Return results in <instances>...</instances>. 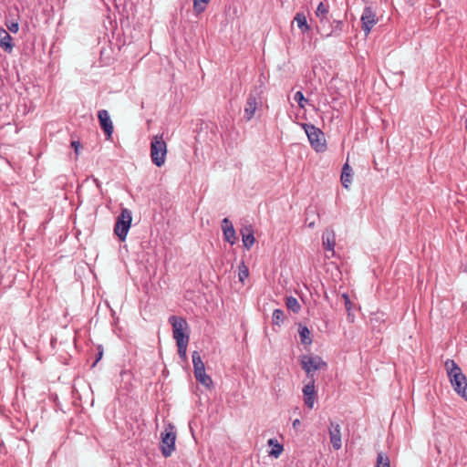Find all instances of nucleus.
Returning a JSON list of instances; mask_svg holds the SVG:
<instances>
[{
	"instance_id": "nucleus-1",
	"label": "nucleus",
	"mask_w": 467,
	"mask_h": 467,
	"mask_svg": "<svg viewBox=\"0 0 467 467\" xmlns=\"http://www.w3.org/2000/svg\"><path fill=\"white\" fill-rule=\"evenodd\" d=\"M445 368L453 390L467 400V379L461 368L453 359H447Z\"/></svg>"
},
{
	"instance_id": "nucleus-2",
	"label": "nucleus",
	"mask_w": 467,
	"mask_h": 467,
	"mask_svg": "<svg viewBox=\"0 0 467 467\" xmlns=\"http://www.w3.org/2000/svg\"><path fill=\"white\" fill-rule=\"evenodd\" d=\"M311 147L317 152H324L327 150L326 139L323 131L309 123H302Z\"/></svg>"
},
{
	"instance_id": "nucleus-3",
	"label": "nucleus",
	"mask_w": 467,
	"mask_h": 467,
	"mask_svg": "<svg viewBox=\"0 0 467 467\" xmlns=\"http://www.w3.org/2000/svg\"><path fill=\"white\" fill-rule=\"evenodd\" d=\"M167 154V144L162 135H156L150 142L151 161L157 166L161 167L165 163Z\"/></svg>"
},
{
	"instance_id": "nucleus-4",
	"label": "nucleus",
	"mask_w": 467,
	"mask_h": 467,
	"mask_svg": "<svg viewBox=\"0 0 467 467\" xmlns=\"http://www.w3.org/2000/svg\"><path fill=\"white\" fill-rule=\"evenodd\" d=\"M131 212L127 208H122L114 225V234L118 236L119 241L123 242L126 240L127 234L131 226Z\"/></svg>"
},
{
	"instance_id": "nucleus-5",
	"label": "nucleus",
	"mask_w": 467,
	"mask_h": 467,
	"mask_svg": "<svg viewBox=\"0 0 467 467\" xmlns=\"http://www.w3.org/2000/svg\"><path fill=\"white\" fill-rule=\"evenodd\" d=\"M176 431L173 425L169 424L161 433V451L167 458L175 451Z\"/></svg>"
},
{
	"instance_id": "nucleus-6",
	"label": "nucleus",
	"mask_w": 467,
	"mask_h": 467,
	"mask_svg": "<svg viewBox=\"0 0 467 467\" xmlns=\"http://www.w3.org/2000/svg\"><path fill=\"white\" fill-rule=\"evenodd\" d=\"M169 322L172 326L173 337L176 340V344H188L189 336L184 333V328L187 327L185 319L176 316H171L169 318Z\"/></svg>"
},
{
	"instance_id": "nucleus-7",
	"label": "nucleus",
	"mask_w": 467,
	"mask_h": 467,
	"mask_svg": "<svg viewBox=\"0 0 467 467\" xmlns=\"http://www.w3.org/2000/svg\"><path fill=\"white\" fill-rule=\"evenodd\" d=\"M302 368L308 378L313 379L312 371L326 369L327 365L319 356L305 355L301 358Z\"/></svg>"
},
{
	"instance_id": "nucleus-8",
	"label": "nucleus",
	"mask_w": 467,
	"mask_h": 467,
	"mask_svg": "<svg viewBox=\"0 0 467 467\" xmlns=\"http://www.w3.org/2000/svg\"><path fill=\"white\" fill-rule=\"evenodd\" d=\"M361 28L366 36L369 34L372 27L377 24L378 18L371 6H366L360 17Z\"/></svg>"
},
{
	"instance_id": "nucleus-9",
	"label": "nucleus",
	"mask_w": 467,
	"mask_h": 467,
	"mask_svg": "<svg viewBox=\"0 0 467 467\" xmlns=\"http://www.w3.org/2000/svg\"><path fill=\"white\" fill-rule=\"evenodd\" d=\"M98 119L100 128L103 130L108 139L111 138L113 133V124L110 119L109 114L106 109H100L98 112Z\"/></svg>"
},
{
	"instance_id": "nucleus-10",
	"label": "nucleus",
	"mask_w": 467,
	"mask_h": 467,
	"mask_svg": "<svg viewBox=\"0 0 467 467\" xmlns=\"http://www.w3.org/2000/svg\"><path fill=\"white\" fill-rule=\"evenodd\" d=\"M257 105H258L257 95L254 94V93H250L246 99V104H245L244 110V118L245 119L246 121H249L254 118V113L257 109Z\"/></svg>"
},
{
	"instance_id": "nucleus-11",
	"label": "nucleus",
	"mask_w": 467,
	"mask_h": 467,
	"mask_svg": "<svg viewBox=\"0 0 467 467\" xmlns=\"http://www.w3.org/2000/svg\"><path fill=\"white\" fill-rule=\"evenodd\" d=\"M304 401L305 404L312 409L315 403L316 389H315V379H311L310 381L306 384L303 388Z\"/></svg>"
},
{
	"instance_id": "nucleus-12",
	"label": "nucleus",
	"mask_w": 467,
	"mask_h": 467,
	"mask_svg": "<svg viewBox=\"0 0 467 467\" xmlns=\"http://www.w3.org/2000/svg\"><path fill=\"white\" fill-rule=\"evenodd\" d=\"M222 229L224 240L231 244H234L236 241L235 231L232 222L228 218H224L222 221Z\"/></svg>"
},
{
	"instance_id": "nucleus-13",
	"label": "nucleus",
	"mask_w": 467,
	"mask_h": 467,
	"mask_svg": "<svg viewBox=\"0 0 467 467\" xmlns=\"http://www.w3.org/2000/svg\"><path fill=\"white\" fill-rule=\"evenodd\" d=\"M329 436L330 442L335 450H338L341 448V434H340V427L338 424H334L331 422L329 428Z\"/></svg>"
},
{
	"instance_id": "nucleus-14",
	"label": "nucleus",
	"mask_w": 467,
	"mask_h": 467,
	"mask_svg": "<svg viewBox=\"0 0 467 467\" xmlns=\"http://www.w3.org/2000/svg\"><path fill=\"white\" fill-rule=\"evenodd\" d=\"M322 243L325 250L334 254V247L336 244L335 234L332 230L326 229L322 234Z\"/></svg>"
},
{
	"instance_id": "nucleus-15",
	"label": "nucleus",
	"mask_w": 467,
	"mask_h": 467,
	"mask_svg": "<svg viewBox=\"0 0 467 467\" xmlns=\"http://www.w3.org/2000/svg\"><path fill=\"white\" fill-rule=\"evenodd\" d=\"M244 246L249 250L254 244L255 238L254 236V230L252 226L244 227L241 230Z\"/></svg>"
},
{
	"instance_id": "nucleus-16",
	"label": "nucleus",
	"mask_w": 467,
	"mask_h": 467,
	"mask_svg": "<svg viewBox=\"0 0 467 467\" xmlns=\"http://www.w3.org/2000/svg\"><path fill=\"white\" fill-rule=\"evenodd\" d=\"M0 47L5 52H9V53L12 51L13 47H14V44L12 43L11 36L4 28H0Z\"/></svg>"
},
{
	"instance_id": "nucleus-17",
	"label": "nucleus",
	"mask_w": 467,
	"mask_h": 467,
	"mask_svg": "<svg viewBox=\"0 0 467 467\" xmlns=\"http://www.w3.org/2000/svg\"><path fill=\"white\" fill-rule=\"evenodd\" d=\"M267 443L272 447L269 455L277 459L282 454L284 446L276 439H269Z\"/></svg>"
},
{
	"instance_id": "nucleus-18",
	"label": "nucleus",
	"mask_w": 467,
	"mask_h": 467,
	"mask_svg": "<svg viewBox=\"0 0 467 467\" xmlns=\"http://www.w3.org/2000/svg\"><path fill=\"white\" fill-rule=\"evenodd\" d=\"M348 161H349V153L347 154V161L343 166L342 173H341V182H342V185L346 189L348 188V183H350V171H349Z\"/></svg>"
},
{
	"instance_id": "nucleus-19",
	"label": "nucleus",
	"mask_w": 467,
	"mask_h": 467,
	"mask_svg": "<svg viewBox=\"0 0 467 467\" xmlns=\"http://www.w3.org/2000/svg\"><path fill=\"white\" fill-rule=\"evenodd\" d=\"M193 372L196 380L199 381L202 385L209 388L213 384L211 377L205 373V368Z\"/></svg>"
},
{
	"instance_id": "nucleus-20",
	"label": "nucleus",
	"mask_w": 467,
	"mask_h": 467,
	"mask_svg": "<svg viewBox=\"0 0 467 467\" xmlns=\"http://www.w3.org/2000/svg\"><path fill=\"white\" fill-rule=\"evenodd\" d=\"M298 333L300 337L301 344L305 346H308L312 343V338L310 337V330L306 326H299Z\"/></svg>"
},
{
	"instance_id": "nucleus-21",
	"label": "nucleus",
	"mask_w": 467,
	"mask_h": 467,
	"mask_svg": "<svg viewBox=\"0 0 467 467\" xmlns=\"http://www.w3.org/2000/svg\"><path fill=\"white\" fill-rule=\"evenodd\" d=\"M302 33L308 32L310 26L307 24L306 16L303 13H297L294 18Z\"/></svg>"
},
{
	"instance_id": "nucleus-22",
	"label": "nucleus",
	"mask_w": 467,
	"mask_h": 467,
	"mask_svg": "<svg viewBox=\"0 0 467 467\" xmlns=\"http://www.w3.org/2000/svg\"><path fill=\"white\" fill-rule=\"evenodd\" d=\"M193 371L202 370L205 368L204 363L202 360L201 355L198 351H193L192 355Z\"/></svg>"
},
{
	"instance_id": "nucleus-23",
	"label": "nucleus",
	"mask_w": 467,
	"mask_h": 467,
	"mask_svg": "<svg viewBox=\"0 0 467 467\" xmlns=\"http://www.w3.org/2000/svg\"><path fill=\"white\" fill-rule=\"evenodd\" d=\"M285 305L286 307L289 310H292L294 313H297L301 309L300 304L298 303L297 299L294 296L286 297Z\"/></svg>"
},
{
	"instance_id": "nucleus-24",
	"label": "nucleus",
	"mask_w": 467,
	"mask_h": 467,
	"mask_svg": "<svg viewBox=\"0 0 467 467\" xmlns=\"http://www.w3.org/2000/svg\"><path fill=\"white\" fill-rule=\"evenodd\" d=\"M285 313L282 309H275L272 315L273 325L280 326L284 323Z\"/></svg>"
},
{
	"instance_id": "nucleus-25",
	"label": "nucleus",
	"mask_w": 467,
	"mask_h": 467,
	"mask_svg": "<svg viewBox=\"0 0 467 467\" xmlns=\"http://www.w3.org/2000/svg\"><path fill=\"white\" fill-rule=\"evenodd\" d=\"M211 0H193V11L196 15L202 14Z\"/></svg>"
},
{
	"instance_id": "nucleus-26",
	"label": "nucleus",
	"mask_w": 467,
	"mask_h": 467,
	"mask_svg": "<svg viewBox=\"0 0 467 467\" xmlns=\"http://www.w3.org/2000/svg\"><path fill=\"white\" fill-rule=\"evenodd\" d=\"M377 467H390L389 459L385 453H383V452L378 453Z\"/></svg>"
},
{
	"instance_id": "nucleus-27",
	"label": "nucleus",
	"mask_w": 467,
	"mask_h": 467,
	"mask_svg": "<svg viewBox=\"0 0 467 467\" xmlns=\"http://www.w3.org/2000/svg\"><path fill=\"white\" fill-rule=\"evenodd\" d=\"M327 13H328V10H327V6L323 3H320L317 5L316 15L317 17L320 18L321 23L325 22L326 16L327 15Z\"/></svg>"
},
{
	"instance_id": "nucleus-28",
	"label": "nucleus",
	"mask_w": 467,
	"mask_h": 467,
	"mask_svg": "<svg viewBox=\"0 0 467 467\" xmlns=\"http://www.w3.org/2000/svg\"><path fill=\"white\" fill-rule=\"evenodd\" d=\"M295 101L297 102L298 107L301 109L305 108V103H306L308 100L304 97L303 93L301 91L296 92L294 96Z\"/></svg>"
},
{
	"instance_id": "nucleus-29",
	"label": "nucleus",
	"mask_w": 467,
	"mask_h": 467,
	"mask_svg": "<svg viewBox=\"0 0 467 467\" xmlns=\"http://www.w3.org/2000/svg\"><path fill=\"white\" fill-rule=\"evenodd\" d=\"M187 346H188V344H182V343L177 345L178 354L182 360H186V358H187V354H186Z\"/></svg>"
},
{
	"instance_id": "nucleus-30",
	"label": "nucleus",
	"mask_w": 467,
	"mask_h": 467,
	"mask_svg": "<svg viewBox=\"0 0 467 467\" xmlns=\"http://www.w3.org/2000/svg\"><path fill=\"white\" fill-rule=\"evenodd\" d=\"M341 297L344 299L346 311L348 313V316L350 317V296L348 293H343L341 295Z\"/></svg>"
},
{
	"instance_id": "nucleus-31",
	"label": "nucleus",
	"mask_w": 467,
	"mask_h": 467,
	"mask_svg": "<svg viewBox=\"0 0 467 467\" xmlns=\"http://www.w3.org/2000/svg\"><path fill=\"white\" fill-rule=\"evenodd\" d=\"M5 26L8 28V30L12 33H17V31L19 30V25L16 21L6 22Z\"/></svg>"
},
{
	"instance_id": "nucleus-32",
	"label": "nucleus",
	"mask_w": 467,
	"mask_h": 467,
	"mask_svg": "<svg viewBox=\"0 0 467 467\" xmlns=\"http://www.w3.org/2000/svg\"><path fill=\"white\" fill-rule=\"evenodd\" d=\"M336 22V26H335V29H333L331 32H321V34L325 36H331L334 32L337 33V31H341L342 30V22L341 21H335Z\"/></svg>"
},
{
	"instance_id": "nucleus-33",
	"label": "nucleus",
	"mask_w": 467,
	"mask_h": 467,
	"mask_svg": "<svg viewBox=\"0 0 467 467\" xmlns=\"http://www.w3.org/2000/svg\"><path fill=\"white\" fill-rule=\"evenodd\" d=\"M244 269H241L240 268V271H239V279L240 281H244V278H246L248 276V269L245 265L243 266Z\"/></svg>"
},
{
	"instance_id": "nucleus-34",
	"label": "nucleus",
	"mask_w": 467,
	"mask_h": 467,
	"mask_svg": "<svg viewBox=\"0 0 467 467\" xmlns=\"http://www.w3.org/2000/svg\"><path fill=\"white\" fill-rule=\"evenodd\" d=\"M71 147L75 150V153L78 155L80 148V142L78 140H73L71 142Z\"/></svg>"
},
{
	"instance_id": "nucleus-35",
	"label": "nucleus",
	"mask_w": 467,
	"mask_h": 467,
	"mask_svg": "<svg viewBox=\"0 0 467 467\" xmlns=\"http://www.w3.org/2000/svg\"><path fill=\"white\" fill-rule=\"evenodd\" d=\"M306 224H307V226H308L309 228H314V227H315V222H314V221H309V222H308V218H306Z\"/></svg>"
},
{
	"instance_id": "nucleus-36",
	"label": "nucleus",
	"mask_w": 467,
	"mask_h": 467,
	"mask_svg": "<svg viewBox=\"0 0 467 467\" xmlns=\"http://www.w3.org/2000/svg\"><path fill=\"white\" fill-rule=\"evenodd\" d=\"M93 181H94V182L96 183V186H97L99 189H100V187H101V183H100V182H99L97 178H95V177H93Z\"/></svg>"
},
{
	"instance_id": "nucleus-37",
	"label": "nucleus",
	"mask_w": 467,
	"mask_h": 467,
	"mask_svg": "<svg viewBox=\"0 0 467 467\" xmlns=\"http://www.w3.org/2000/svg\"><path fill=\"white\" fill-rule=\"evenodd\" d=\"M102 357V352H99L98 355H97V358H96V361L94 362L93 366L96 365V363Z\"/></svg>"
},
{
	"instance_id": "nucleus-38",
	"label": "nucleus",
	"mask_w": 467,
	"mask_h": 467,
	"mask_svg": "<svg viewBox=\"0 0 467 467\" xmlns=\"http://www.w3.org/2000/svg\"><path fill=\"white\" fill-rule=\"evenodd\" d=\"M299 424H300V420H299L298 419H296V420H295L293 421V426H294V427H296V426H297V425H299Z\"/></svg>"
},
{
	"instance_id": "nucleus-39",
	"label": "nucleus",
	"mask_w": 467,
	"mask_h": 467,
	"mask_svg": "<svg viewBox=\"0 0 467 467\" xmlns=\"http://www.w3.org/2000/svg\"><path fill=\"white\" fill-rule=\"evenodd\" d=\"M2 447V442L0 441V448Z\"/></svg>"
}]
</instances>
